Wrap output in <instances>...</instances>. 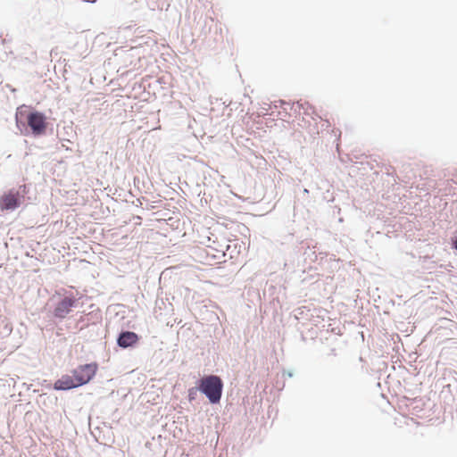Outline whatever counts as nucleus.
Returning <instances> with one entry per match:
<instances>
[{
  "instance_id": "423d86ee",
  "label": "nucleus",
  "mask_w": 457,
  "mask_h": 457,
  "mask_svg": "<svg viewBox=\"0 0 457 457\" xmlns=\"http://www.w3.org/2000/svg\"><path fill=\"white\" fill-rule=\"evenodd\" d=\"M20 204L18 193L8 192L0 198V208L2 211L13 210Z\"/></svg>"
},
{
  "instance_id": "9d476101",
  "label": "nucleus",
  "mask_w": 457,
  "mask_h": 457,
  "mask_svg": "<svg viewBox=\"0 0 457 457\" xmlns=\"http://www.w3.org/2000/svg\"><path fill=\"white\" fill-rule=\"evenodd\" d=\"M454 247L457 249V239L454 241Z\"/></svg>"
},
{
  "instance_id": "6e6552de",
  "label": "nucleus",
  "mask_w": 457,
  "mask_h": 457,
  "mask_svg": "<svg viewBox=\"0 0 457 457\" xmlns=\"http://www.w3.org/2000/svg\"><path fill=\"white\" fill-rule=\"evenodd\" d=\"M192 394H193V389H190L189 390V398H190V400H192L194 398V395H192Z\"/></svg>"
},
{
  "instance_id": "7ed1b4c3",
  "label": "nucleus",
  "mask_w": 457,
  "mask_h": 457,
  "mask_svg": "<svg viewBox=\"0 0 457 457\" xmlns=\"http://www.w3.org/2000/svg\"><path fill=\"white\" fill-rule=\"evenodd\" d=\"M198 389L208 398L210 403H218L221 398L223 383L220 377L208 375L199 380Z\"/></svg>"
},
{
  "instance_id": "f257e3e1",
  "label": "nucleus",
  "mask_w": 457,
  "mask_h": 457,
  "mask_svg": "<svg viewBox=\"0 0 457 457\" xmlns=\"http://www.w3.org/2000/svg\"><path fill=\"white\" fill-rule=\"evenodd\" d=\"M98 365L91 362L79 365L72 370V376L63 375L54 384L55 390H69L87 384L96 374Z\"/></svg>"
},
{
  "instance_id": "20e7f679",
  "label": "nucleus",
  "mask_w": 457,
  "mask_h": 457,
  "mask_svg": "<svg viewBox=\"0 0 457 457\" xmlns=\"http://www.w3.org/2000/svg\"><path fill=\"white\" fill-rule=\"evenodd\" d=\"M210 236L206 237V240L202 241L205 245V262L208 264L217 263L225 256V249L227 245L220 243L218 237L212 232L208 231Z\"/></svg>"
},
{
  "instance_id": "1a4fd4ad",
  "label": "nucleus",
  "mask_w": 457,
  "mask_h": 457,
  "mask_svg": "<svg viewBox=\"0 0 457 457\" xmlns=\"http://www.w3.org/2000/svg\"><path fill=\"white\" fill-rule=\"evenodd\" d=\"M192 394H193V389H190L189 390V398H190V400H192L194 398V395H192Z\"/></svg>"
},
{
  "instance_id": "39448f33",
  "label": "nucleus",
  "mask_w": 457,
  "mask_h": 457,
  "mask_svg": "<svg viewBox=\"0 0 457 457\" xmlns=\"http://www.w3.org/2000/svg\"><path fill=\"white\" fill-rule=\"evenodd\" d=\"M76 299L74 297H64L56 305L54 311L55 317L63 319L71 311V308L75 305Z\"/></svg>"
},
{
  "instance_id": "0eeeda50",
  "label": "nucleus",
  "mask_w": 457,
  "mask_h": 457,
  "mask_svg": "<svg viewBox=\"0 0 457 457\" xmlns=\"http://www.w3.org/2000/svg\"><path fill=\"white\" fill-rule=\"evenodd\" d=\"M138 341V336L135 332L126 331L122 332L118 337V345L122 348H127L134 345Z\"/></svg>"
},
{
  "instance_id": "f03ea898",
  "label": "nucleus",
  "mask_w": 457,
  "mask_h": 457,
  "mask_svg": "<svg viewBox=\"0 0 457 457\" xmlns=\"http://www.w3.org/2000/svg\"><path fill=\"white\" fill-rule=\"evenodd\" d=\"M15 119L17 124L21 123L24 125L27 122L35 136L42 135L46 132V117L39 112L30 110L27 105L23 104L17 108Z\"/></svg>"
}]
</instances>
